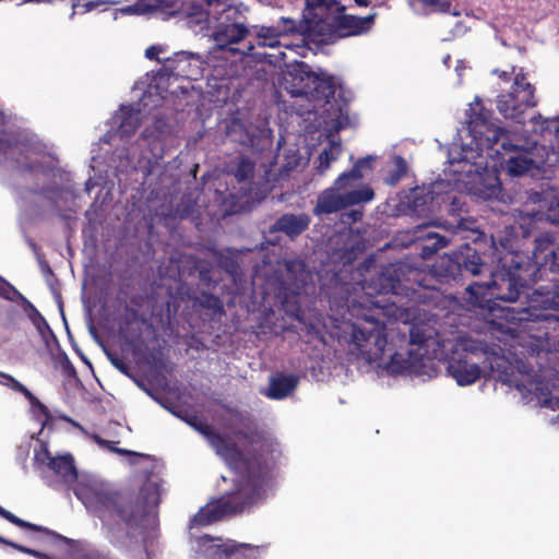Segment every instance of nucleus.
Returning a JSON list of instances; mask_svg holds the SVG:
<instances>
[{"label":"nucleus","mask_w":559,"mask_h":559,"mask_svg":"<svg viewBox=\"0 0 559 559\" xmlns=\"http://www.w3.org/2000/svg\"><path fill=\"white\" fill-rule=\"evenodd\" d=\"M555 237L543 233L535 238L532 255L521 251L504 253L491 272L486 284L472 283L466 290L471 297L478 298L479 289L486 288L495 299L516 301L521 295L526 297V307H504L499 319L519 326L528 321L534 310L559 309V263L554 248Z\"/></svg>","instance_id":"f257e3e1"},{"label":"nucleus","mask_w":559,"mask_h":559,"mask_svg":"<svg viewBox=\"0 0 559 559\" xmlns=\"http://www.w3.org/2000/svg\"><path fill=\"white\" fill-rule=\"evenodd\" d=\"M400 277L395 267H385L369 280L347 282L343 271L334 273L323 285L334 320L346 321L352 318L362 320L353 323L350 353L369 364L384 359L388 338L385 324L370 314L371 306H379L372 300L373 295L396 293Z\"/></svg>","instance_id":"f03ea898"},{"label":"nucleus","mask_w":559,"mask_h":559,"mask_svg":"<svg viewBox=\"0 0 559 559\" xmlns=\"http://www.w3.org/2000/svg\"><path fill=\"white\" fill-rule=\"evenodd\" d=\"M76 496L104 527L112 532L124 526L129 530L126 532L129 538L133 537L130 531L142 528L151 509L160 501L159 485L151 480L138 490L95 485L81 489Z\"/></svg>","instance_id":"7ed1b4c3"},{"label":"nucleus","mask_w":559,"mask_h":559,"mask_svg":"<svg viewBox=\"0 0 559 559\" xmlns=\"http://www.w3.org/2000/svg\"><path fill=\"white\" fill-rule=\"evenodd\" d=\"M226 412L242 426V428L234 430V436L243 441L246 445L251 447L252 451L245 452L234 439L215 430L197 414H191L188 411L173 413L205 437L216 454L224 459L231 468H238L241 463L249 460L265 457V452L271 450L272 444L267 442L265 432L259 428L253 416L234 407H226Z\"/></svg>","instance_id":"20e7f679"},{"label":"nucleus","mask_w":559,"mask_h":559,"mask_svg":"<svg viewBox=\"0 0 559 559\" xmlns=\"http://www.w3.org/2000/svg\"><path fill=\"white\" fill-rule=\"evenodd\" d=\"M236 469L243 473L237 490L202 507L192 518L191 525L207 526L228 514L242 512L257 501L270 478L271 465L266 457L246 461Z\"/></svg>","instance_id":"39448f33"},{"label":"nucleus","mask_w":559,"mask_h":559,"mask_svg":"<svg viewBox=\"0 0 559 559\" xmlns=\"http://www.w3.org/2000/svg\"><path fill=\"white\" fill-rule=\"evenodd\" d=\"M468 130L479 145L492 152L489 153L491 157L506 162L510 175L521 176L533 166V159L522 146L514 143L509 131L489 123V112L472 115Z\"/></svg>","instance_id":"423d86ee"},{"label":"nucleus","mask_w":559,"mask_h":559,"mask_svg":"<svg viewBox=\"0 0 559 559\" xmlns=\"http://www.w3.org/2000/svg\"><path fill=\"white\" fill-rule=\"evenodd\" d=\"M485 269H487V264L478 249L469 243H464L451 254L439 257L432 264L429 274L417 282L424 288L437 289L435 284H430L431 281L447 284L465 275H479Z\"/></svg>","instance_id":"0eeeda50"},{"label":"nucleus","mask_w":559,"mask_h":559,"mask_svg":"<svg viewBox=\"0 0 559 559\" xmlns=\"http://www.w3.org/2000/svg\"><path fill=\"white\" fill-rule=\"evenodd\" d=\"M309 83L305 94H310L317 100H324L330 103L331 98H334L337 92V98L335 104L331 106L334 116V127L336 130H342L350 124V118L348 114V106L353 99L352 92L345 90L342 85L336 87L335 79L332 75L317 74L310 72L307 74Z\"/></svg>","instance_id":"6e6552de"},{"label":"nucleus","mask_w":559,"mask_h":559,"mask_svg":"<svg viewBox=\"0 0 559 559\" xmlns=\"http://www.w3.org/2000/svg\"><path fill=\"white\" fill-rule=\"evenodd\" d=\"M537 103L535 86L527 81L526 74L522 71L515 74L511 91L498 95L496 100L498 111L518 123L524 122L525 111L537 106Z\"/></svg>","instance_id":"1a4fd4ad"},{"label":"nucleus","mask_w":559,"mask_h":559,"mask_svg":"<svg viewBox=\"0 0 559 559\" xmlns=\"http://www.w3.org/2000/svg\"><path fill=\"white\" fill-rule=\"evenodd\" d=\"M0 516L20 528L41 533L43 535L49 537L52 543H62L68 547V552L71 559H107L104 554L91 548L87 543L68 538L48 527L22 520L1 506Z\"/></svg>","instance_id":"9d476101"},{"label":"nucleus","mask_w":559,"mask_h":559,"mask_svg":"<svg viewBox=\"0 0 559 559\" xmlns=\"http://www.w3.org/2000/svg\"><path fill=\"white\" fill-rule=\"evenodd\" d=\"M376 14H370L365 17H359L350 14H341L333 17V23L328 22L326 19L320 16L313 25L308 26L310 33L318 35H331L334 34L338 37L357 36L368 32L374 22Z\"/></svg>","instance_id":"9b49d317"},{"label":"nucleus","mask_w":559,"mask_h":559,"mask_svg":"<svg viewBox=\"0 0 559 559\" xmlns=\"http://www.w3.org/2000/svg\"><path fill=\"white\" fill-rule=\"evenodd\" d=\"M342 188L333 183V187L323 190L318 197L317 204L313 207V214L320 216L336 213L348 206L361 202H369L374 198V192L369 187L352 190L344 194L338 192Z\"/></svg>","instance_id":"f8f14e48"},{"label":"nucleus","mask_w":559,"mask_h":559,"mask_svg":"<svg viewBox=\"0 0 559 559\" xmlns=\"http://www.w3.org/2000/svg\"><path fill=\"white\" fill-rule=\"evenodd\" d=\"M475 356V352L456 344L447 357V372L459 385H471L481 378L483 370Z\"/></svg>","instance_id":"ddd939ff"},{"label":"nucleus","mask_w":559,"mask_h":559,"mask_svg":"<svg viewBox=\"0 0 559 559\" xmlns=\"http://www.w3.org/2000/svg\"><path fill=\"white\" fill-rule=\"evenodd\" d=\"M202 60L199 55L188 51L175 52L163 62V71L168 76L198 80L202 74Z\"/></svg>","instance_id":"4468645a"},{"label":"nucleus","mask_w":559,"mask_h":559,"mask_svg":"<svg viewBox=\"0 0 559 559\" xmlns=\"http://www.w3.org/2000/svg\"><path fill=\"white\" fill-rule=\"evenodd\" d=\"M207 14L217 21V25L247 24L249 8L243 3H227V0H206Z\"/></svg>","instance_id":"2eb2a0df"},{"label":"nucleus","mask_w":559,"mask_h":559,"mask_svg":"<svg viewBox=\"0 0 559 559\" xmlns=\"http://www.w3.org/2000/svg\"><path fill=\"white\" fill-rule=\"evenodd\" d=\"M36 460L45 464L63 483L72 484L78 479L74 459L70 453L53 456L47 448L36 454Z\"/></svg>","instance_id":"dca6fc26"},{"label":"nucleus","mask_w":559,"mask_h":559,"mask_svg":"<svg viewBox=\"0 0 559 559\" xmlns=\"http://www.w3.org/2000/svg\"><path fill=\"white\" fill-rule=\"evenodd\" d=\"M412 240L421 242L420 257L430 258L439 249L447 247L449 239L433 230L430 224H421L412 230Z\"/></svg>","instance_id":"f3484780"},{"label":"nucleus","mask_w":559,"mask_h":559,"mask_svg":"<svg viewBox=\"0 0 559 559\" xmlns=\"http://www.w3.org/2000/svg\"><path fill=\"white\" fill-rule=\"evenodd\" d=\"M311 218L306 213H286L274 222L271 230L283 233L290 239H295L309 228Z\"/></svg>","instance_id":"a211bd4d"},{"label":"nucleus","mask_w":559,"mask_h":559,"mask_svg":"<svg viewBox=\"0 0 559 559\" xmlns=\"http://www.w3.org/2000/svg\"><path fill=\"white\" fill-rule=\"evenodd\" d=\"M299 378L295 374L276 373L269 380L265 395L271 400H283L289 396L298 386Z\"/></svg>","instance_id":"6ab92c4d"},{"label":"nucleus","mask_w":559,"mask_h":559,"mask_svg":"<svg viewBox=\"0 0 559 559\" xmlns=\"http://www.w3.org/2000/svg\"><path fill=\"white\" fill-rule=\"evenodd\" d=\"M127 326L121 328V334L132 349L134 354H139L142 350V347L145 345L144 341L141 337V329L140 325L144 323L142 321L139 323V314L134 309L129 310L128 319L126 320Z\"/></svg>","instance_id":"aec40b11"},{"label":"nucleus","mask_w":559,"mask_h":559,"mask_svg":"<svg viewBox=\"0 0 559 559\" xmlns=\"http://www.w3.org/2000/svg\"><path fill=\"white\" fill-rule=\"evenodd\" d=\"M418 357L412 349L403 352L390 353V359L386 362V369L391 373L402 374L412 372L417 367Z\"/></svg>","instance_id":"412c9836"},{"label":"nucleus","mask_w":559,"mask_h":559,"mask_svg":"<svg viewBox=\"0 0 559 559\" xmlns=\"http://www.w3.org/2000/svg\"><path fill=\"white\" fill-rule=\"evenodd\" d=\"M285 23L288 24L284 29H281L278 26H260L258 27L257 37L259 38V46H267V47H276L280 46V37L283 33L287 32H299L296 28L295 22L292 20H286Z\"/></svg>","instance_id":"4be33fe9"},{"label":"nucleus","mask_w":559,"mask_h":559,"mask_svg":"<svg viewBox=\"0 0 559 559\" xmlns=\"http://www.w3.org/2000/svg\"><path fill=\"white\" fill-rule=\"evenodd\" d=\"M488 361L491 376L498 381L507 384H512L515 381L514 367L504 356L493 354L488 357Z\"/></svg>","instance_id":"5701e85b"},{"label":"nucleus","mask_w":559,"mask_h":559,"mask_svg":"<svg viewBox=\"0 0 559 559\" xmlns=\"http://www.w3.org/2000/svg\"><path fill=\"white\" fill-rule=\"evenodd\" d=\"M249 34L247 24L217 25L215 39L222 45L240 43Z\"/></svg>","instance_id":"b1692460"},{"label":"nucleus","mask_w":559,"mask_h":559,"mask_svg":"<svg viewBox=\"0 0 559 559\" xmlns=\"http://www.w3.org/2000/svg\"><path fill=\"white\" fill-rule=\"evenodd\" d=\"M374 160L373 156H366L362 158H359L350 170L342 173L335 180L334 185L338 188H346L350 186L353 181L359 180L362 178V170L364 169H371L372 162Z\"/></svg>","instance_id":"393cba45"},{"label":"nucleus","mask_w":559,"mask_h":559,"mask_svg":"<svg viewBox=\"0 0 559 559\" xmlns=\"http://www.w3.org/2000/svg\"><path fill=\"white\" fill-rule=\"evenodd\" d=\"M255 163L248 156L240 155L231 164L229 173L238 182H251L254 177Z\"/></svg>","instance_id":"a878e982"},{"label":"nucleus","mask_w":559,"mask_h":559,"mask_svg":"<svg viewBox=\"0 0 559 559\" xmlns=\"http://www.w3.org/2000/svg\"><path fill=\"white\" fill-rule=\"evenodd\" d=\"M409 345H418V349L428 348L430 345H437V349H433L432 357L437 358L439 356V352L442 354L441 347L443 345L436 341L431 335H427L426 331L419 325H413L409 329Z\"/></svg>","instance_id":"bb28decb"},{"label":"nucleus","mask_w":559,"mask_h":559,"mask_svg":"<svg viewBox=\"0 0 559 559\" xmlns=\"http://www.w3.org/2000/svg\"><path fill=\"white\" fill-rule=\"evenodd\" d=\"M139 128L138 114L131 107H121L119 117L118 133L120 138H129Z\"/></svg>","instance_id":"cd10ccee"},{"label":"nucleus","mask_w":559,"mask_h":559,"mask_svg":"<svg viewBox=\"0 0 559 559\" xmlns=\"http://www.w3.org/2000/svg\"><path fill=\"white\" fill-rule=\"evenodd\" d=\"M231 546L234 554L230 555V559H260L265 551L264 545L242 544L233 540Z\"/></svg>","instance_id":"c85d7f7f"},{"label":"nucleus","mask_w":559,"mask_h":559,"mask_svg":"<svg viewBox=\"0 0 559 559\" xmlns=\"http://www.w3.org/2000/svg\"><path fill=\"white\" fill-rule=\"evenodd\" d=\"M342 147L340 142L331 141L326 147L318 156L317 169L319 174H324L331 166V163L336 160L341 154Z\"/></svg>","instance_id":"c756f323"},{"label":"nucleus","mask_w":559,"mask_h":559,"mask_svg":"<svg viewBox=\"0 0 559 559\" xmlns=\"http://www.w3.org/2000/svg\"><path fill=\"white\" fill-rule=\"evenodd\" d=\"M233 540H228L223 544H212L203 546V555L206 559H230L233 552Z\"/></svg>","instance_id":"7c9ffc66"},{"label":"nucleus","mask_w":559,"mask_h":559,"mask_svg":"<svg viewBox=\"0 0 559 559\" xmlns=\"http://www.w3.org/2000/svg\"><path fill=\"white\" fill-rule=\"evenodd\" d=\"M170 124L165 117H156L151 128L144 131V136L153 135L155 140H163L170 132Z\"/></svg>","instance_id":"2f4dec72"},{"label":"nucleus","mask_w":559,"mask_h":559,"mask_svg":"<svg viewBox=\"0 0 559 559\" xmlns=\"http://www.w3.org/2000/svg\"><path fill=\"white\" fill-rule=\"evenodd\" d=\"M27 307L25 308L28 311V318L32 321L33 325L36 330L44 335L46 332H51L50 326L44 316L36 309V307L29 301L25 300Z\"/></svg>","instance_id":"473e14b6"},{"label":"nucleus","mask_w":559,"mask_h":559,"mask_svg":"<svg viewBox=\"0 0 559 559\" xmlns=\"http://www.w3.org/2000/svg\"><path fill=\"white\" fill-rule=\"evenodd\" d=\"M199 302L201 307L211 310L213 314L224 313L223 301L218 296L202 292L199 298Z\"/></svg>","instance_id":"72a5a7b5"},{"label":"nucleus","mask_w":559,"mask_h":559,"mask_svg":"<svg viewBox=\"0 0 559 559\" xmlns=\"http://www.w3.org/2000/svg\"><path fill=\"white\" fill-rule=\"evenodd\" d=\"M361 252V248L357 243L346 242L337 251V258L344 266L352 264Z\"/></svg>","instance_id":"f704fd0d"},{"label":"nucleus","mask_w":559,"mask_h":559,"mask_svg":"<svg viewBox=\"0 0 559 559\" xmlns=\"http://www.w3.org/2000/svg\"><path fill=\"white\" fill-rule=\"evenodd\" d=\"M407 174V164L401 156H396L394 159V169L389 171L386 182L390 185H396Z\"/></svg>","instance_id":"c9c22d12"},{"label":"nucleus","mask_w":559,"mask_h":559,"mask_svg":"<svg viewBox=\"0 0 559 559\" xmlns=\"http://www.w3.org/2000/svg\"><path fill=\"white\" fill-rule=\"evenodd\" d=\"M146 362L151 366L155 371L166 370L167 361L166 357L160 348H154L145 356Z\"/></svg>","instance_id":"e433bc0d"},{"label":"nucleus","mask_w":559,"mask_h":559,"mask_svg":"<svg viewBox=\"0 0 559 559\" xmlns=\"http://www.w3.org/2000/svg\"><path fill=\"white\" fill-rule=\"evenodd\" d=\"M195 269L199 271V278L203 285L207 287L215 286L217 281L212 277L211 267L207 264H205V262L198 261V263L195 264Z\"/></svg>","instance_id":"4c0bfd02"},{"label":"nucleus","mask_w":559,"mask_h":559,"mask_svg":"<svg viewBox=\"0 0 559 559\" xmlns=\"http://www.w3.org/2000/svg\"><path fill=\"white\" fill-rule=\"evenodd\" d=\"M103 3L104 2L100 0H78L72 3V9H73L72 15L76 14V13L83 14V13L90 12Z\"/></svg>","instance_id":"58836bf2"},{"label":"nucleus","mask_w":559,"mask_h":559,"mask_svg":"<svg viewBox=\"0 0 559 559\" xmlns=\"http://www.w3.org/2000/svg\"><path fill=\"white\" fill-rule=\"evenodd\" d=\"M92 439L98 444L100 445L102 448H106L108 450H110L111 452H115V453H119V454H122V455H139L138 453L135 452H132V451H129V450H126V449H119V448H116L114 447V443L112 441H108V440H105L103 439L102 437H99L98 435H92Z\"/></svg>","instance_id":"ea45409f"},{"label":"nucleus","mask_w":559,"mask_h":559,"mask_svg":"<svg viewBox=\"0 0 559 559\" xmlns=\"http://www.w3.org/2000/svg\"><path fill=\"white\" fill-rule=\"evenodd\" d=\"M0 296L4 299L13 300L14 296H21V294L13 285L0 276Z\"/></svg>","instance_id":"a19ab883"},{"label":"nucleus","mask_w":559,"mask_h":559,"mask_svg":"<svg viewBox=\"0 0 559 559\" xmlns=\"http://www.w3.org/2000/svg\"><path fill=\"white\" fill-rule=\"evenodd\" d=\"M425 7H433L436 11L442 13H450L451 2L441 0H418Z\"/></svg>","instance_id":"79ce46f5"},{"label":"nucleus","mask_w":559,"mask_h":559,"mask_svg":"<svg viewBox=\"0 0 559 559\" xmlns=\"http://www.w3.org/2000/svg\"><path fill=\"white\" fill-rule=\"evenodd\" d=\"M110 361L121 373L130 376V367L122 358L110 356Z\"/></svg>","instance_id":"37998d69"},{"label":"nucleus","mask_w":559,"mask_h":559,"mask_svg":"<svg viewBox=\"0 0 559 559\" xmlns=\"http://www.w3.org/2000/svg\"><path fill=\"white\" fill-rule=\"evenodd\" d=\"M21 394H23L33 406H38L41 411L46 409V406L26 386L23 388Z\"/></svg>","instance_id":"c03bdc74"},{"label":"nucleus","mask_w":559,"mask_h":559,"mask_svg":"<svg viewBox=\"0 0 559 559\" xmlns=\"http://www.w3.org/2000/svg\"><path fill=\"white\" fill-rule=\"evenodd\" d=\"M164 50L163 47L152 45L145 49V57L150 60H156L160 62V59L158 58V53H160Z\"/></svg>","instance_id":"a18cd8bd"},{"label":"nucleus","mask_w":559,"mask_h":559,"mask_svg":"<svg viewBox=\"0 0 559 559\" xmlns=\"http://www.w3.org/2000/svg\"><path fill=\"white\" fill-rule=\"evenodd\" d=\"M3 378L7 380L5 384L9 385L15 392L21 393V391L25 386L10 374H3Z\"/></svg>","instance_id":"49530a36"},{"label":"nucleus","mask_w":559,"mask_h":559,"mask_svg":"<svg viewBox=\"0 0 559 559\" xmlns=\"http://www.w3.org/2000/svg\"><path fill=\"white\" fill-rule=\"evenodd\" d=\"M548 393L550 394L549 397H547V394L545 392H540V395L545 396L543 404L552 409L559 408V397L551 396V392Z\"/></svg>","instance_id":"de8ad7c7"},{"label":"nucleus","mask_w":559,"mask_h":559,"mask_svg":"<svg viewBox=\"0 0 559 559\" xmlns=\"http://www.w3.org/2000/svg\"><path fill=\"white\" fill-rule=\"evenodd\" d=\"M548 217L551 222L559 224V203L557 204V207L550 206Z\"/></svg>","instance_id":"09e8293b"},{"label":"nucleus","mask_w":559,"mask_h":559,"mask_svg":"<svg viewBox=\"0 0 559 559\" xmlns=\"http://www.w3.org/2000/svg\"><path fill=\"white\" fill-rule=\"evenodd\" d=\"M495 73L499 75V78L506 82L510 81V73L507 71L495 70Z\"/></svg>","instance_id":"8fccbe9b"},{"label":"nucleus","mask_w":559,"mask_h":559,"mask_svg":"<svg viewBox=\"0 0 559 559\" xmlns=\"http://www.w3.org/2000/svg\"><path fill=\"white\" fill-rule=\"evenodd\" d=\"M114 544L115 547L117 548H124V549H129V546L127 544H124V542H120V540H116V542H111Z\"/></svg>","instance_id":"3c124183"},{"label":"nucleus","mask_w":559,"mask_h":559,"mask_svg":"<svg viewBox=\"0 0 559 559\" xmlns=\"http://www.w3.org/2000/svg\"><path fill=\"white\" fill-rule=\"evenodd\" d=\"M0 544L5 545V546H9V547H10V544L19 545L17 543L12 542V540H10V539H8V538H4V537H2V536H0Z\"/></svg>","instance_id":"603ef678"},{"label":"nucleus","mask_w":559,"mask_h":559,"mask_svg":"<svg viewBox=\"0 0 559 559\" xmlns=\"http://www.w3.org/2000/svg\"><path fill=\"white\" fill-rule=\"evenodd\" d=\"M354 1L359 7H368L371 3V0H354Z\"/></svg>","instance_id":"864d4df0"},{"label":"nucleus","mask_w":559,"mask_h":559,"mask_svg":"<svg viewBox=\"0 0 559 559\" xmlns=\"http://www.w3.org/2000/svg\"><path fill=\"white\" fill-rule=\"evenodd\" d=\"M0 156L2 157V116H0Z\"/></svg>","instance_id":"5fc2aeb1"},{"label":"nucleus","mask_w":559,"mask_h":559,"mask_svg":"<svg viewBox=\"0 0 559 559\" xmlns=\"http://www.w3.org/2000/svg\"><path fill=\"white\" fill-rule=\"evenodd\" d=\"M352 215H353L354 221H357V219H360V217L362 216V213L358 212V211H353Z\"/></svg>","instance_id":"6e6d98bb"},{"label":"nucleus","mask_w":559,"mask_h":559,"mask_svg":"<svg viewBox=\"0 0 559 559\" xmlns=\"http://www.w3.org/2000/svg\"><path fill=\"white\" fill-rule=\"evenodd\" d=\"M32 192L34 194H43L44 195L46 193V189L45 188L34 189V190H32Z\"/></svg>","instance_id":"4d7b16f0"},{"label":"nucleus","mask_w":559,"mask_h":559,"mask_svg":"<svg viewBox=\"0 0 559 559\" xmlns=\"http://www.w3.org/2000/svg\"><path fill=\"white\" fill-rule=\"evenodd\" d=\"M201 540L213 542V540H214V538H213L212 536H210V535H203V536L201 537Z\"/></svg>","instance_id":"13d9d810"},{"label":"nucleus","mask_w":559,"mask_h":559,"mask_svg":"<svg viewBox=\"0 0 559 559\" xmlns=\"http://www.w3.org/2000/svg\"><path fill=\"white\" fill-rule=\"evenodd\" d=\"M497 190H500V187L499 185L498 186H493L492 189H491V194H496V191Z\"/></svg>","instance_id":"bf43d9fd"},{"label":"nucleus","mask_w":559,"mask_h":559,"mask_svg":"<svg viewBox=\"0 0 559 559\" xmlns=\"http://www.w3.org/2000/svg\"><path fill=\"white\" fill-rule=\"evenodd\" d=\"M143 545H146V543L143 542ZM144 550H145V554H146L147 558L150 559L151 558V552L147 550L146 546H144Z\"/></svg>","instance_id":"052dcab7"},{"label":"nucleus","mask_w":559,"mask_h":559,"mask_svg":"<svg viewBox=\"0 0 559 559\" xmlns=\"http://www.w3.org/2000/svg\"><path fill=\"white\" fill-rule=\"evenodd\" d=\"M514 330H515V328H513V326H509V325H507V326H506V331H507V332H510V333H511V332H513Z\"/></svg>","instance_id":"680f3d73"},{"label":"nucleus","mask_w":559,"mask_h":559,"mask_svg":"<svg viewBox=\"0 0 559 559\" xmlns=\"http://www.w3.org/2000/svg\"><path fill=\"white\" fill-rule=\"evenodd\" d=\"M538 119H542V115H538L536 117H533L532 121H537Z\"/></svg>","instance_id":"e2e57ef3"},{"label":"nucleus","mask_w":559,"mask_h":559,"mask_svg":"<svg viewBox=\"0 0 559 559\" xmlns=\"http://www.w3.org/2000/svg\"><path fill=\"white\" fill-rule=\"evenodd\" d=\"M294 264H295V262H288L287 263V269L290 270Z\"/></svg>","instance_id":"0e129e2a"},{"label":"nucleus","mask_w":559,"mask_h":559,"mask_svg":"<svg viewBox=\"0 0 559 559\" xmlns=\"http://www.w3.org/2000/svg\"><path fill=\"white\" fill-rule=\"evenodd\" d=\"M421 204L417 202V200L414 201V206L417 207V206H420Z\"/></svg>","instance_id":"69168bd1"},{"label":"nucleus","mask_w":559,"mask_h":559,"mask_svg":"<svg viewBox=\"0 0 559 559\" xmlns=\"http://www.w3.org/2000/svg\"><path fill=\"white\" fill-rule=\"evenodd\" d=\"M317 7H318V9H319V10H322V9H323V8H322V7H323V3H318V5H317Z\"/></svg>","instance_id":"338daca9"},{"label":"nucleus","mask_w":559,"mask_h":559,"mask_svg":"<svg viewBox=\"0 0 559 559\" xmlns=\"http://www.w3.org/2000/svg\"><path fill=\"white\" fill-rule=\"evenodd\" d=\"M498 326H499V329H500V330H503V329H504V326H503V324H502V323H498Z\"/></svg>","instance_id":"774afa93"}]
</instances>
